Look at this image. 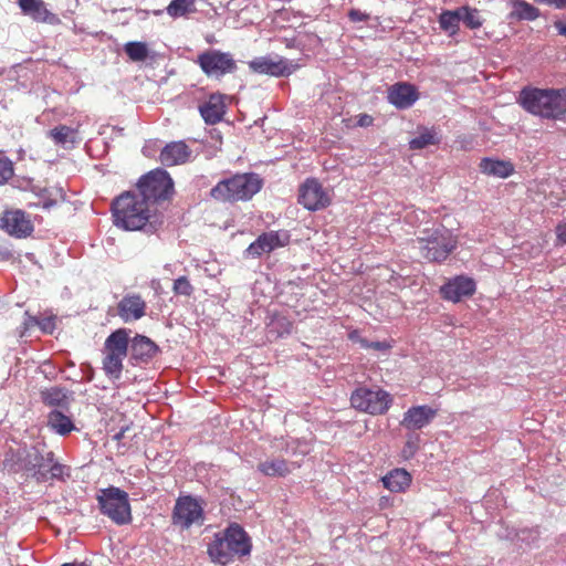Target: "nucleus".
<instances>
[{
  "label": "nucleus",
  "mask_w": 566,
  "mask_h": 566,
  "mask_svg": "<svg viewBox=\"0 0 566 566\" xmlns=\"http://www.w3.org/2000/svg\"><path fill=\"white\" fill-rule=\"evenodd\" d=\"M135 187L142 192V177L136 180Z\"/></svg>",
  "instance_id": "nucleus-58"
},
{
  "label": "nucleus",
  "mask_w": 566,
  "mask_h": 566,
  "mask_svg": "<svg viewBox=\"0 0 566 566\" xmlns=\"http://www.w3.org/2000/svg\"><path fill=\"white\" fill-rule=\"evenodd\" d=\"M143 219H144V231H146V227L147 224H151L153 222L150 221L151 219V216L149 213V210L148 208H144V216H143Z\"/></svg>",
  "instance_id": "nucleus-53"
},
{
  "label": "nucleus",
  "mask_w": 566,
  "mask_h": 566,
  "mask_svg": "<svg viewBox=\"0 0 566 566\" xmlns=\"http://www.w3.org/2000/svg\"><path fill=\"white\" fill-rule=\"evenodd\" d=\"M475 289L476 284L473 279L460 275L442 285L441 294L444 300L457 303L463 297L473 295Z\"/></svg>",
  "instance_id": "nucleus-21"
},
{
  "label": "nucleus",
  "mask_w": 566,
  "mask_h": 566,
  "mask_svg": "<svg viewBox=\"0 0 566 566\" xmlns=\"http://www.w3.org/2000/svg\"><path fill=\"white\" fill-rule=\"evenodd\" d=\"M139 344H142V335L137 334V335H136V336H134V338H133V345H134V346H137V345H139Z\"/></svg>",
  "instance_id": "nucleus-57"
},
{
  "label": "nucleus",
  "mask_w": 566,
  "mask_h": 566,
  "mask_svg": "<svg viewBox=\"0 0 566 566\" xmlns=\"http://www.w3.org/2000/svg\"><path fill=\"white\" fill-rule=\"evenodd\" d=\"M153 13H154L155 15H159V14H161V13H163V10H154V11H153Z\"/></svg>",
  "instance_id": "nucleus-60"
},
{
  "label": "nucleus",
  "mask_w": 566,
  "mask_h": 566,
  "mask_svg": "<svg viewBox=\"0 0 566 566\" xmlns=\"http://www.w3.org/2000/svg\"><path fill=\"white\" fill-rule=\"evenodd\" d=\"M149 12H150L149 10H144L143 11L144 17L147 15Z\"/></svg>",
  "instance_id": "nucleus-61"
},
{
  "label": "nucleus",
  "mask_w": 566,
  "mask_h": 566,
  "mask_svg": "<svg viewBox=\"0 0 566 566\" xmlns=\"http://www.w3.org/2000/svg\"><path fill=\"white\" fill-rule=\"evenodd\" d=\"M537 3L552 6L555 9H566V0H534Z\"/></svg>",
  "instance_id": "nucleus-49"
},
{
  "label": "nucleus",
  "mask_w": 566,
  "mask_h": 566,
  "mask_svg": "<svg viewBox=\"0 0 566 566\" xmlns=\"http://www.w3.org/2000/svg\"><path fill=\"white\" fill-rule=\"evenodd\" d=\"M417 242L421 256L430 262H441L457 247V239L446 227L438 224L430 229H423Z\"/></svg>",
  "instance_id": "nucleus-4"
},
{
  "label": "nucleus",
  "mask_w": 566,
  "mask_h": 566,
  "mask_svg": "<svg viewBox=\"0 0 566 566\" xmlns=\"http://www.w3.org/2000/svg\"><path fill=\"white\" fill-rule=\"evenodd\" d=\"M263 186V179L255 172L234 174L221 179L210 189L209 196L219 202L248 201Z\"/></svg>",
  "instance_id": "nucleus-3"
},
{
  "label": "nucleus",
  "mask_w": 566,
  "mask_h": 566,
  "mask_svg": "<svg viewBox=\"0 0 566 566\" xmlns=\"http://www.w3.org/2000/svg\"><path fill=\"white\" fill-rule=\"evenodd\" d=\"M199 113L206 124H218L226 114L224 96L222 94H211L206 102L199 105Z\"/></svg>",
  "instance_id": "nucleus-27"
},
{
  "label": "nucleus",
  "mask_w": 566,
  "mask_h": 566,
  "mask_svg": "<svg viewBox=\"0 0 566 566\" xmlns=\"http://www.w3.org/2000/svg\"><path fill=\"white\" fill-rule=\"evenodd\" d=\"M197 63L207 76L214 78L234 73L238 69L233 55L220 50H207L200 53Z\"/></svg>",
  "instance_id": "nucleus-10"
},
{
  "label": "nucleus",
  "mask_w": 566,
  "mask_h": 566,
  "mask_svg": "<svg viewBox=\"0 0 566 566\" xmlns=\"http://www.w3.org/2000/svg\"><path fill=\"white\" fill-rule=\"evenodd\" d=\"M44 451L36 446L23 447L17 450H10L6 453L3 469L9 473H25L38 481L46 479L41 467L44 463Z\"/></svg>",
  "instance_id": "nucleus-5"
},
{
  "label": "nucleus",
  "mask_w": 566,
  "mask_h": 566,
  "mask_svg": "<svg viewBox=\"0 0 566 566\" xmlns=\"http://www.w3.org/2000/svg\"><path fill=\"white\" fill-rule=\"evenodd\" d=\"M39 200L34 203H29V207H42L44 209H50L56 205V201L54 199H51L49 197V190L48 189H41L38 193Z\"/></svg>",
  "instance_id": "nucleus-43"
},
{
  "label": "nucleus",
  "mask_w": 566,
  "mask_h": 566,
  "mask_svg": "<svg viewBox=\"0 0 566 566\" xmlns=\"http://www.w3.org/2000/svg\"><path fill=\"white\" fill-rule=\"evenodd\" d=\"M251 551V537L238 523H230L223 531L216 533L207 548L211 562L220 565L243 559L250 556Z\"/></svg>",
  "instance_id": "nucleus-1"
},
{
  "label": "nucleus",
  "mask_w": 566,
  "mask_h": 566,
  "mask_svg": "<svg viewBox=\"0 0 566 566\" xmlns=\"http://www.w3.org/2000/svg\"><path fill=\"white\" fill-rule=\"evenodd\" d=\"M193 290L187 276H180L174 281L172 291L176 295L190 296Z\"/></svg>",
  "instance_id": "nucleus-41"
},
{
  "label": "nucleus",
  "mask_w": 566,
  "mask_h": 566,
  "mask_svg": "<svg viewBox=\"0 0 566 566\" xmlns=\"http://www.w3.org/2000/svg\"><path fill=\"white\" fill-rule=\"evenodd\" d=\"M125 52L133 61H142V42L135 41L127 43L125 45Z\"/></svg>",
  "instance_id": "nucleus-45"
},
{
  "label": "nucleus",
  "mask_w": 566,
  "mask_h": 566,
  "mask_svg": "<svg viewBox=\"0 0 566 566\" xmlns=\"http://www.w3.org/2000/svg\"><path fill=\"white\" fill-rule=\"evenodd\" d=\"M144 155L146 156H150L151 153L148 150V146L147 145H144Z\"/></svg>",
  "instance_id": "nucleus-59"
},
{
  "label": "nucleus",
  "mask_w": 566,
  "mask_h": 566,
  "mask_svg": "<svg viewBox=\"0 0 566 566\" xmlns=\"http://www.w3.org/2000/svg\"><path fill=\"white\" fill-rule=\"evenodd\" d=\"M56 315L44 313L41 316H34L29 311L24 312L22 324L18 327L17 333L20 338L28 335L30 329L38 326L41 333L52 335L56 329Z\"/></svg>",
  "instance_id": "nucleus-20"
},
{
  "label": "nucleus",
  "mask_w": 566,
  "mask_h": 566,
  "mask_svg": "<svg viewBox=\"0 0 566 566\" xmlns=\"http://www.w3.org/2000/svg\"><path fill=\"white\" fill-rule=\"evenodd\" d=\"M166 11L172 18L184 17L196 11L195 0H172L166 7Z\"/></svg>",
  "instance_id": "nucleus-39"
},
{
  "label": "nucleus",
  "mask_w": 566,
  "mask_h": 566,
  "mask_svg": "<svg viewBox=\"0 0 566 566\" xmlns=\"http://www.w3.org/2000/svg\"><path fill=\"white\" fill-rule=\"evenodd\" d=\"M44 463L41 467L42 472L45 473L46 479L38 481V483H46L50 481L65 482L71 478V467L60 463L55 459L53 451L44 452Z\"/></svg>",
  "instance_id": "nucleus-26"
},
{
  "label": "nucleus",
  "mask_w": 566,
  "mask_h": 566,
  "mask_svg": "<svg viewBox=\"0 0 566 566\" xmlns=\"http://www.w3.org/2000/svg\"><path fill=\"white\" fill-rule=\"evenodd\" d=\"M126 356L106 352L103 359V369L108 377L118 379L123 369V360Z\"/></svg>",
  "instance_id": "nucleus-36"
},
{
  "label": "nucleus",
  "mask_w": 566,
  "mask_h": 566,
  "mask_svg": "<svg viewBox=\"0 0 566 566\" xmlns=\"http://www.w3.org/2000/svg\"><path fill=\"white\" fill-rule=\"evenodd\" d=\"M144 76L158 84L167 81L166 56L150 50L146 43H144Z\"/></svg>",
  "instance_id": "nucleus-17"
},
{
  "label": "nucleus",
  "mask_w": 566,
  "mask_h": 566,
  "mask_svg": "<svg viewBox=\"0 0 566 566\" xmlns=\"http://www.w3.org/2000/svg\"><path fill=\"white\" fill-rule=\"evenodd\" d=\"M361 344L366 348H374V349H377V350H384V349L388 348V345L385 342L367 343V342L364 340Z\"/></svg>",
  "instance_id": "nucleus-50"
},
{
  "label": "nucleus",
  "mask_w": 566,
  "mask_h": 566,
  "mask_svg": "<svg viewBox=\"0 0 566 566\" xmlns=\"http://www.w3.org/2000/svg\"><path fill=\"white\" fill-rule=\"evenodd\" d=\"M61 566H92L91 563L83 560V562H71V563H64Z\"/></svg>",
  "instance_id": "nucleus-54"
},
{
  "label": "nucleus",
  "mask_w": 566,
  "mask_h": 566,
  "mask_svg": "<svg viewBox=\"0 0 566 566\" xmlns=\"http://www.w3.org/2000/svg\"><path fill=\"white\" fill-rule=\"evenodd\" d=\"M479 166L483 174L499 178H506L514 171L513 165L505 160L483 158Z\"/></svg>",
  "instance_id": "nucleus-31"
},
{
  "label": "nucleus",
  "mask_w": 566,
  "mask_h": 566,
  "mask_svg": "<svg viewBox=\"0 0 566 566\" xmlns=\"http://www.w3.org/2000/svg\"><path fill=\"white\" fill-rule=\"evenodd\" d=\"M554 28L559 35L566 36V21L557 20L554 22Z\"/></svg>",
  "instance_id": "nucleus-51"
},
{
  "label": "nucleus",
  "mask_w": 566,
  "mask_h": 566,
  "mask_svg": "<svg viewBox=\"0 0 566 566\" xmlns=\"http://www.w3.org/2000/svg\"><path fill=\"white\" fill-rule=\"evenodd\" d=\"M159 353V346L149 337L144 335V363H146L147 359L156 357Z\"/></svg>",
  "instance_id": "nucleus-44"
},
{
  "label": "nucleus",
  "mask_w": 566,
  "mask_h": 566,
  "mask_svg": "<svg viewBox=\"0 0 566 566\" xmlns=\"http://www.w3.org/2000/svg\"><path fill=\"white\" fill-rule=\"evenodd\" d=\"M13 258V252L10 245L0 240V262L10 261Z\"/></svg>",
  "instance_id": "nucleus-47"
},
{
  "label": "nucleus",
  "mask_w": 566,
  "mask_h": 566,
  "mask_svg": "<svg viewBox=\"0 0 566 566\" xmlns=\"http://www.w3.org/2000/svg\"><path fill=\"white\" fill-rule=\"evenodd\" d=\"M151 289L156 292V293H159V290H160V282L157 281V280H153L151 283Z\"/></svg>",
  "instance_id": "nucleus-56"
},
{
  "label": "nucleus",
  "mask_w": 566,
  "mask_h": 566,
  "mask_svg": "<svg viewBox=\"0 0 566 566\" xmlns=\"http://www.w3.org/2000/svg\"><path fill=\"white\" fill-rule=\"evenodd\" d=\"M119 317L125 322L137 321L142 317V300L139 295H126L117 305Z\"/></svg>",
  "instance_id": "nucleus-29"
},
{
  "label": "nucleus",
  "mask_w": 566,
  "mask_h": 566,
  "mask_svg": "<svg viewBox=\"0 0 566 566\" xmlns=\"http://www.w3.org/2000/svg\"><path fill=\"white\" fill-rule=\"evenodd\" d=\"M300 467L301 463L297 461H287L283 458L273 457L260 461L256 469L269 478H285Z\"/></svg>",
  "instance_id": "nucleus-25"
},
{
  "label": "nucleus",
  "mask_w": 566,
  "mask_h": 566,
  "mask_svg": "<svg viewBox=\"0 0 566 566\" xmlns=\"http://www.w3.org/2000/svg\"><path fill=\"white\" fill-rule=\"evenodd\" d=\"M518 103L533 115L563 120L566 116V88L525 87L520 93Z\"/></svg>",
  "instance_id": "nucleus-2"
},
{
  "label": "nucleus",
  "mask_w": 566,
  "mask_h": 566,
  "mask_svg": "<svg viewBox=\"0 0 566 566\" xmlns=\"http://www.w3.org/2000/svg\"><path fill=\"white\" fill-rule=\"evenodd\" d=\"M192 158V150L184 140L166 144L159 154V161L165 167L185 165Z\"/></svg>",
  "instance_id": "nucleus-18"
},
{
  "label": "nucleus",
  "mask_w": 566,
  "mask_h": 566,
  "mask_svg": "<svg viewBox=\"0 0 566 566\" xmlns=\"http://www.w3.org/2000/svg\"><path fill=\"white\" fill-rule=\"evenodd\" d=\"M144 410H146L148 413H150V411L147 409V405L144 403Z\"/></svg>",
  "instance_id": "nucleus-62"
},
{
  "label": "nucleus",
  "mask_w": 566,
  "mask_h": 566,
  "mask_svg": "<svg viewBox=\"0 0 566 566\" xmlns=\"http://www.w3.org/2000/svg\"><path fill=\"white\" fill-rule=\"evenodd\" d=\"M40 399L46 407L69 410L73 401V391L62 386L46 387L40 390Z\"/></svg>",
  "instance_id": "nucleus-23"
},
{
  "label": "nucleus",
  "mask_w": 566,
  "mask_h": 566,
  "mask_svg": "<svg viewBox=\"0 0 566 566\" xmlns=\"http://www.w3.org/2000/svg\"><path fill=\"white\" fill-rule=\"evenodd\" d=\"M382 484L391 492H403L411 483V475L405 469H394L382 479Z\"/></svg>",
  "instance_id": "nucleus-30"
},
{
  "label": "nucleus",
  "mask_w": 566,
  "mask_h": 566,
  "mask_svg": "<svg viewBox=\"0 0 566 566\" xmlns=\"http://www.w3.org/2000/svg\"><path fill=\"white\" fill-rule=\"evenodd\" d=\"M348 18L353 22H367L369 20V14L359 9H350Z\"/></svg>",
  "instance_id": "nucleus-46"
},
{
  "label": "nucleus",
  "mask_w": 566,
  "mask_h": 566,
  "mask_svg": "<svg viewBox=\"0 0 566 566\" xmlns=\"http://www.w3.org/2000/svg\"><path fill=\"white\" fill-rule=\"evenodd\" d=\"M557 238L562 243L566 244V223L557 228Z\"/></svg>",
  "instance_id": "nucleus-52"
},
{
  "label": "nucleus",
  "mask_w": 566,
  "mask_h": 566,
  "mask_svg": "<svg viewBox=\"0 0 566 566\" xmlns=\"http://www.w3.org/2000/svg\"><path fill=\"white\" fill-rule=\"evenodd\" d=\"M172 521L181 528H189L192 524H202L203 509L191 495L179 496L174 507Z\"/></svg>",
  "instance_id": "nucleus-12"
},
{
  "label": "nucleus",
  "mask_w": 566,
  "mask_h": 566,
  "mask_svg": "<svg viewBox=\"0 0 566 566\" xmlns=\"http://www.w3.org/2000/svg\"><path fill=\"white\" fill-rule=\"evenodd\" d=\"M18 6L22 14L29 17L34 22L51 25L60 23L59 17L48 9L43 0H18Z\"/></svg>",
  "instance_id": "nucleus-19"
},
{
  "label": "nucleus",
  "mask_w": 566,
  "mask_h": 566,
  "mask_svg": "<svg viewBox=\"0 0 566 566\" xmlns=\"http://www.w3.org/2000/svg\"><path fill=\"white\" fill-rule=\"evenodd\" d=\"M78 128L80 124L75 127L60 124L48 130L46 137L57 147L66 150L74 149L82 142Z\"/></svg>",
  "instance_id": "nucleus-22"
},
{
  "label": "nucleus",
  "mask_w": 566,
  "mask_h": 566,
  "mask_svg": "<svg viewBox=\"0 0 566 566\" xmlns=\"http://www.w3.org/2000/svg\"><path fill=\"white\" fill-rule=\"evenodd\" d=\"M175 195V182L164 168L144 174V205L170 202Z\"/></svg>",
  "instance_id": "nucleus-8"
},
{
  "label": "nucleus",
  "mask_w": 566,
  "mask_h": 566,
  "mask_svg": "<svg viewBox=\"0 0 566 566\" xmlns=\"http://www.w3.org/2000/svg\"><path fill=\"white\" fill-rule=\"evenodd\" d=\"M420 447V436L417 432H409L406 434V442L402 448V457L411 459L417 453Z\"/></svg>",
  "instance_id": "nucleus-40"
},
{
  "label": "nucleus",
  "mask_w": 566,
  "mask_h": 566,
  "mask_svg": "<svg viewBox=\"0 0 566 566\" xmlns=\"http://www.w3.org/2000/svg\"><path fill=\"white\" fill-rule=\"evenodd\" d=\"M419 94L416 87L406 82L394 84L388 90V102L398 109L411 107L418 99Z\"/></svg>",
  "instance_id": "nucleus-24"
},
{
  "label": "nucleus",
  "mask_w": 566,
  "mask_h": 566,
  "mask_svg": "<svg viewBox=\"0 0 566 566\" xmlns=\"http://www.w3.org/2000/svg\"><path fill=\"white\" fill-rule=\"evenodd\" d=\"M392 403L389 392L378 387H358L350 395V405L356 410L369 415H384Z\"/></svg>",
  "instance_id": "nucleus-9"
},
{
  "label": "nucleus",
  "mask_w": 566,
  "mask_h": 566,
  "mask_svg": "<svg viewBox=\"0 0 566 566\" xmlns=\"http://www.w3.org/2000/svg\"><path fill=\"white\" fill-rule=\"evenodd\" d=\"M296 442L293 441V442H287L286 443V448H285V452L287 454H295V450H296Z\"/></svg>",
  "instance_id": "nucleus-55"
},
{
  "label": "nucleus",
  "mask_w": 566,
  "mask_h": 566,
  "mask_svg": "<svg viewBox=\"0 0 566 566\" xmlns=\"http://www.w3.org/2000/svg\"><path fill=\"white\" fill-rule=\"evenodd\" d=\"M438 410L428 406H412L402 417L400 426L409 432H416L429 426L437 417Z\"/></svg>",
  "instance_id": "nucleus-15"
},
{
  "label": "nucleus",
  "mask_w": 566,
  "mask_h": 566,
  "mask_svg": "<svg viewBox=\"0 0 566 566\" xmlns=\"http://www.w3.org/2000/svg\"><path fill=\"white\" fill-rule=\"evenodd\" d=\"M64 411L65 410L52 409L46 417V427L52 432L62 437L77 430L72 417L65 415Z\"/></svg>",
  "instance_id": "nucleus-28"
},
{
  "label": "nucleus",
  "mask_w": 566,
  "mask_h": 566,
  "mask_svg": "<svg viewBox=\"0 0 566 566\" xmlns=\"http://www.w3.org/2000/svg\"><path fill=\"white\" fill-rule=\"evenodd\" d=\"M298 203L310 211H317L326 208L331 198L318 180L308 178L300 187Z\"/></svg>",
  "instance_id": "nucleus-13"
},
{
  "label": "nucleus",
  "mask_w": 566,
  "mask_h": 566,
  "mask_svg": "<svg viewBox=\"0 0 566 566\" xmlns=\"http://www.w3.org/2000/svg\"><path fill=\"white\" fill-rule=\"evenodd\" d=\"M512 12L510 18L517 21H534L541 15V11L535 6L525 0H512Z\"/></svg>",
  "instance_id": "nucleus-34"
},
{
  "label": "nucleus",
  "mask_w": 566,
  "mask_h": 566,
  "mask_svg": "<svg viewBox=\"0 0 566 566\" xmlns=\"http://www.w3.org/2000/svg\"><path fill=\"white\" fill-rule=\"evenodd\" d=\"M129 343V331L119 328L113 332L105 340V352L116 353L127 356Z\"/></svg>",
  "instance_id": "nucleus-33"
},
{
  "label": "nucleus",
  "mask_w": 566,
  "mask_h": 566,
  "mask_svg": "<svg viewBox=\"0 0 566 566\" xmlns=\"http://www.w3.org/2000/svg\"><path fill=\"white\" fill-rule=\"evenodd\" d=\"M439 143L440 138L433 128H423L418 136L409 142V148L412 150H420L430 145H438Z\"/></svg>",
  "instance_id": "nucleus-37"
},
{
  "label": "nucleus",
  "mask_w": 566,
  "mask_h": 566,
  "mask_svg": "<svg viewBox=\"0 0 566 566\" xmlns=\"http://www.w3.org/2000/svg\"><path fill=\"white\" fill-rule=\"evenodd\" d=\"M460 22L471 30H475L482 27L483 20L481 19L478 9L469 6H462L458 8Z\"/></svg>",
  "instance_id": "nucleus-38"
},
{
  "label": "nucleus",
  "mask_w": 566,
  "mask_h": 566,
  "mask_svg": "<svg viewBox=\"0 0 566 566\" xmlns=\"http://www.w3.org/2000/svg\"><path fill=\"white\" fill-rule=\"evenodd\" d=\"M374 124V117L369 114L363 113L357 116L356 125L359 127H369Z\"/></svg>",
  "instance_id": "nucleus-48"
},
{
  "label": "nucleus",
  "mask_w": 566,
  "mask_h": 566,
  "mask_svg": "<svg viewBox=\"0 0 566 566\" xmlns=\"http://www.w3.org/2000/svg\"><path fill=\"white\" fill-rule=\"evenodd\" d=\"M0 228L17 239L27 238L34 231L29 216L20 209L6 210L0 217Z\"/></svg>",
  "instance_id": "nucleus-14"
},
{
  "label": "nucleus",
  "mask_w": 566,
  "mask_h": 566,
  "mask_svg": "<svg viewBox=\"0 0 566 566\" xmlns=\"http://www.w3.org/2000/svg\"><path fill=\"white\" fill-rule=\"evenodd\" d=\"M249 66L255 73L272 76H289L295 70V66L289 60L284 57L274 60L271 56L256 57L249 62Z\"/></svg>",
  "instance_id": "nucleus-16"
},
{
  "label": "nucleus",
  "mask_w": 566,
  "mask_h": 566,
  "mask_svg": "<svg viewBox=\"0 0 566 566\" xmlns=\"http://www.w3.org/2000/svg\"><path fill=\"white\" fill-rule=\"evenodd\" d=\"M13 172L12 161L7 157L0 158V186L7 184Z\"/></svg>",
  "instance_id": "nucleus-42"
},
{
  "label": "nucleus",
  "mask_w": 566,
  "mask_h": 566,
  "mask_svg": "<svg viewBox=\"0 0 566 566\" xmlns=\"http://www.w3.org/2000/svg\"><path fill=\"white\" fill-rule=\"evenodd\" d=\"M539 536L541 532L538 527H523L520 530H507L506 534L502 537L511 542H520L527 547H533L537 545Z\"/></svg>",
  "instance_id": "nucleus-32"
},
{
  "label": "nucleus",
  "mask_w": 566,
  "mask_h": 566,
  "mask_svg": "<svg viewBox=\"0 0 566 566\" xmlns=\"http://www.w3.org/2000/svg\"><path fill=\"white\" fill-rule=\"evenodd\" d=\"M99 511L118 525L132 521L128 494L116 486L99 490L97 494Z\"/></svg>",
  "instance_id": "nucleus-7"
},
{
  "label": "nucleus",
  "mask_w": 566,
  "mask_h": 566,
  "mask_svg": "<svg viewBox=\"0 0 566 566\" xmlns=\"http://www.w3.org/2000/svg\"><path fill=\"white\" fill-rule=\"evenodd\" d=\"M440 29L450 36L455 35L460 30L459 10H444L439 15Z\"/></svg>",
  "instance_id": "nucleus-35"
},
{
  "label": "nucleus",
  "mask_w": 566,
  "mask_h": 566,
  "mask_svg": "<svg viewBox=\"0 0 566 566\" xmlns=\"http://www.w3.org/2000/svg\"><path fill=\"white\" fill-rule=\"evenodd\" d=\"M113 223L126 231L142 230V200L134 191H124L111 206Z\"/></svg>",
  "instance_id": "nucleus-6"
},
{
  "label": "nucleus",
  "mask_w": 566,
  "mask_h": 566,
  "mask_svg": "<svg viewBox=\"0 0 566 566\" xmlns=\"http://www.w3.org/2000/svg\"><path fill=\"white\" fill-rule=\"evenodd\" d=\"M290 240L291 234L287 230L263 232L244 250V256L252 259L261 258L263 254L286 247Z\"/></svg>",
  "instance_id": "nucleus-11"
}]
</instances>
